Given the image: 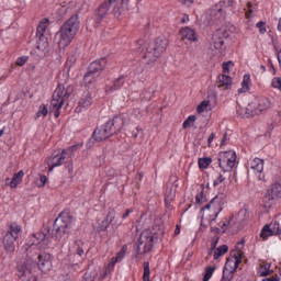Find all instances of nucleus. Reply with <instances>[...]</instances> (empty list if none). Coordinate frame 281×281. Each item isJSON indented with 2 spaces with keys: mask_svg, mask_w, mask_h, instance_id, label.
I'll list each match as a JSON object with an SVG mask.
<instances>
[{
  "mask_svg": "<svg viewBox=\"0 0 281 281\" xmlns=\"http://www.w3.org/2000/svg\"><path fill=\"white\" fill-rule=\"evenodd\" d=\"M113 221H115V211H110L106 214L105 218L101 223H99L101 232H106Z\"/></svg>",
  "mask_w": 281,
  "mask_h": 281,
  "instance_id": "obj_28",
  "label": "nucleus"
},
{
  "mask_svg": "<svg viewBox=\"0 0 281 281\" xmlns=\"http://www.w3.org/2000/svg\"><path fill=\"white\" fill-rule=\"evenodd\" d=\"M240 262H243V254L240 252L228 258L226 261V266L224 267L222 279L226 281H232L234 278V272L236 271V269H238V267H240Z\"/></svg>",
  "mask_w": 281,
  "mask_h": 281,
  "instance_id": "obj_11",
  "label": "nucleus"
},
{
  "mask_svg": "<svg viewBox=\"0 0 281 281\" xmlns=\"http://www.w3.org/2000/svg\"><path fill=\"white\" fill-rule=\"evenodd\" d=\"M128 250V248L126 246H123L122 249L115 255V259L119 262H122V260H124V258L126 257V251Z\"/></svg>",
  "mask_w": 281,
  "mask_h": 281,
  "instance_id": "obj_47",
  "label": "nucleus"
},
{
  "mask_svg": "<svg viewBox=\"0 0 281 281\" xmlns=\"http://www.w3.org/2000/svg\"><path fill=\"white\" fill-rule=\"evenodd\" d=\"M245 247V241H239L236 246L237 249H243Z\"/></svg>",
  "mask_w": 281,
  "mask_h": 281,
  "instance_id": "obj_63",
  "label": "nucleus"
},
{
  "mask_svg": "<svg viewBox=\"0 0 281 281\" xmlns=\"http://www.w3.org/2000/svg\"><path fill=\"white\" fill-rule=\"evenodd\" d=\"M182 38H187V41H191L192 43H196L199 37H196V32L190 26L182 27L180 31Z\"/></svg>",
  "mask_w": 281,
  "mask_h": 281,
  "instance_id": "obj_26",
  "label": "nucleus"
},
{
  "mask_svg": "<svg viewBox=\"0 0 281 281\" xmlns=\"http://www.w3.org/2000/svg\"><path fill=\"white\" fill-rule=\"evenodd\" d=\"M204 19L209 25H212L215 21H221L223 19V9L218 4H215L205 12Z\"/></svg>",
  "mask_w": 281,
  "mask_h": 281,
  "instance_id": "obj_22",
  "label": "nucleus"
},
{
  "mask_svg": "<svg viewBox=\"0 0 281 281\" xmlns=\"http://www.w3.org/2000/svg\"><path fill=\"white\" fill-rule=\"evenodd\" d=\"M270 194H266L263 196V204L265 207H271V205H273V201H276V199H281V183L280 182H274L271 184L270 187Z\"/></svg>",
  "mask_w": 281,
  "mask_h": 281,
  "instance_id": "obj_18",
  "label": "nucleus"
},
{
  "mask_svg": "<svg viewBox=\"0 0 281 281\" xmlns=\"http://www.w3.org/2000/svg\"><path fill=\"white\" fill-rule=\"evenodd\" d=\"M232 223V217H225L223 221L218 223L217 234H225L227 229H229V225Z\"/></svg>",
  "mask_w": 281,
  "mask_h": 281,
  "instance_id": "obj_32",
  "label": "nucleus"
},
{
  "mask_svg": "<svg viewBox=\"0 0 281 281\" xmlns=\"http://www.w3.org/2000/svg\"><path fill=\"white\" fill-rule=\"evenodd\" d=\"M133 212H134L133 209H127V210L125 211V214L122 215L123 221H126V217H127V216H131V214H133Z\"/></svg>",
  "mask_w": 281,
  "mask_h": 281,
  "instance_id": "obj_58",
  "label": "nucleus"
},
{
  "mask_svg": "<svg viewBox=\"0 0 281 281\" xmlns=\"http://www.w3.org/2000/svg\"><path fill=\"white\" fill-rule=\"evenodd\" d=\"M161 236H164V231L159 226H154L153 228L144 229L138 238V246L136 249L137 256L142 254L140 247L144 245V254H148L153 251L155 245L161 240Z\"/></svg>",
  "mask_w": 281,
  "mask_h": 281,
  "instance_id": "obj_3",
  "label": "nucleus"
},
{
  "mask_svg": "<svg viewBox=\"0 0 281 281\" xmlns=\"http://www.w3.org/2000/svg\"><path fill=\"white\" fill-rule=\"evenodd\" d=\"M47 52H49V42H41L37 40V46L31 50V56L41 60V58H45Z\"/></svg>",
  "mask_w": 281,
  "mask_h": 281,
  "instance_id": "obj_23",
  "label": "nucleus"
},
{
  "mask_svg": "<svg viewBox=\"0 0 281 281\" xmlns=\"http://www.w3.org/2000/svg\"><path fill=\"white\" fill-rule=\"evenodd\" d=\"M47 113H49V110H47V105H40L36 112V120H38L40 117H47Z\"/></svg>",
  "mask_w": 281,
  "mask_h": 281,
  "instance_id": "obj_44",
  "label": "nucleus"
},
{
  "mask_svg": "<svg viewBox=\"0 0 281 281\" xmlns=\"http://www.w3.org/2000/svg\"><path fill=\"white\" fill-rule=\"evenodd\" d=\"M270 229L272 232V236H281V227L279 222H273L270 224Z\"/></svg>",
  "mask_w": 281,
  "mask_h": 281,
  "instance_id": "obj_45",
  "label": "nucleus"
},
{
  "mask_svg": "<svg viewBox=\"0 0 281 281\" xmlns=\"http://www.w3.org/2000/svg\"><path fill=\"white\" fill-rule=\"evenodd\" d=\"M47 183V176L41 175L40 176V183L37 184L38 188H44V186Z\"/></svg>",
  "mask_w": 281,
  "mask_h": 281,
  "instance_id": "obj_56",
  "label": "nucleus"
},
{
  "mask_svg": "<svg viewBox=\"0 0 281 281\" xmlns=\"http://www.w3.org/2000/svg\"><path fill=\"white\" fill-rule=\"evenodd\" d=\"M128 1L131 0H122V3H128ZM115 8H117V0H106L102 2L95 10L90 23L93 25V27H100V25H102V21H104V19H106L111 12H113L114 16H117V11H115Z\"/></svg>",
  "mask_w": 281,
  "mask_h": 281,
  "instance_id": "obj_5",
  "label": "nucleus"
},
{
  "mask_svg": "<svg viewBox=\"0 0 281 281\" xmlns=\"http://www.w3.org/2000/svg\"><path fill=\"white\" fill-rule=\"evenodd\" d=\"M225 205V198L223 195H216L214 196L210 203L204 205V210H211L214 215V218H218V214L223 212V206Z\"/></svg>",
  "mask_w": 281,
  "mask_h": 281,
  "instance_id": "obj_17",
  "label": "nucleus"
},
{
  "mask_svg": "<svg viewBox=\"0 0 281 281\" xmlns=\"http://www.w3.org/2000/svg\"><path fill=\"white\" fill-rule=\"evenodd\" d=\"M142 74H144V67L139 66L138 68H136L134 75L137 76L138 80H142V77H139L142 76Z\"/></svg>",
  "mask_w": 281,
  "mask_h": 281,
  "instance_id": "obj_57",
  "label": "nucleus"
},
{
  "mask_svg": "<svg viewBox=\"0 0 281 281\" xmlns=\"http://www.w3.org/2000/svg\"><path fill=\"white\" fill-rule=\"evenodd\" d=\"M218 167L223 172H232L236 166V151H221L217 156Z\"/></svg>",
  "mask_w": 281,
  "mask_h": 281,
  "instance_id": "obj_10",
  "label": "nucleus"
},
{
  "mask_svg": "<svg viewBox=\"0 0 281 281\" xmlns=\"http://www.w3.org/2000/svg\"><path fill=\"white\" fill-rule=\"evenodd\" d=\"M236 111H237V115L239 117H251L255 115L250 103L247 105V108H243V106L238 105L236 108Z\"/></svg>",
  "mask_w": 281,
  "mask_h": 281,
  "instance_id": "obj_30",
  "label": "nucleus"
},
{
  "mask_svg": "<svg viewBox=\"0 0 281 281\" xmlns=\"http://www.w3.org/2000/svg\"><path fill=\"white\" fill-rule=\"evenodd\" d=\"M196 122V115H190L187 117V120L183 122L182 127L183 128H192L194 126V123Z\"/></svg>",
  "mask_w": 281,
  "mask_h": 281,
  "instance_id": "obj_43",
  "label": "nucleus"
},
{
  "mask_svg": "<svg viewBox=\"0 0 281 281\" xmlns=\"http://www.w3.org/2000/svg\"><path fill=\"white\" fill-rule=\"evenodd\" d=\"M175 199V192L172 190L166 191L165 193V203L166 205H170V202Z\"/></svg>",
  "mask_w": 281,
  "mask_h": 281,
  "instance_id": "obj_50",
  "label": "nucleus"
},
{
  "mask_svg": "<svg viewBox=\"0 0 281 281\" xmlns=\"http://www.w3.org/2000/svg\"><path fill=\"white\" fill-rule=\"evenodd\" d=\"M126 82V77L121 76L116 80L113 81L112 87H110L109 90H106V93H111L112 91H120V89L123 88L124 83Z\"/></svg>",
  "mask_w": 281,
  "mask_h": 281,
  "instance_id": "obj_31",
  "label": "nucleus"
},
{
  "mask_svg": "<svg viewBox=\"0 0 281 281\" xmlns=\"http://www.w3.org/2000/svg\"><path fill=\"white\" fill-rule=\"evenodd\" d=\"M247 170L248 172H252L258 181H267L265 176V159L258 157L250 159L247 162Z\"/></svg>",
  "mask_w": 281,
  "mask_h": 281,
  "instance_id": "obj_12",
  "label": "nucleus"
},
{
  "mask_svg": "<svg viewBox=\"0 0 281 281\" xmlns=\"http://www.w3.org/2000/svg\"><path fill=\"white\" fill-rule=\"evenodd\" d=\"M14 243H16V236L5 235L3 238V245H4L5 251H8L9 254H12L14 249H16V246L14 245Z\"/></svg>",
  "mask_w": 281,
  "mask_h": 281,
  "instance_id": "obj_27",
  "label": "nucleus"
},
{
  "mask_svg": "<svg viewBox=\"0 0 281 281\" xmlns=\"http://www.w3.org/2000/svg\"><path fill=\"white\" fill-rule=\"evenodd\" d=\"M15 276L21 281H38V278L32 273V266L30 263H18Z\"/></svg>",
  "mask_w": 281,
  "mask_h": 281,
  "instance_id": "obj_15",
  "label": "nucleus"
},
{
  "mask_svg": "<svg viewBox=\"0 0 281 281\" xmlns=\"http://www.w3.org/2000/svg\"><path fill=\"white\" fill-rule=\"evenodd\" d=\"M251 83V76L250 75H244L243 81H241V88L238 89V93H247L249 91V85Z\"/></svg>",
  "mask_w": 281,
  "mask_h": 281,
  "instance_id": "obj_34",
  "label": "nucleus"
},
{
  "mask_svg": "<svg viewBox=\"0 0 281 281\" xmlns=\"http://www.w3.org/2000/svg\"><path fill=\"white\" fill-rule=\"evenodd\" d=\"M69 229H71V216L67 212H61L54 222L52 238L57 243H64L69 236Z\"/></svg>",
  "mask_w": 281,
  "mask_h": 281,
  "instance_id": "obj_4",
  "label": "nucleus"
},
{
  "mask_svg": "<svg viewBox=\"0 0 281 281\" xmlns=\"http://www.w3.org/2000/svg\"><path fill=\"white\" fill-rule=\"evenodd\" d=\"M23 177H25V172L23 170H20L18 173H14L12 179L7 178L5 183L9 186L12 190L19 188L21 183H23Z\"/></svg>",
  "mask_w": 281,
  "mask_h": 281,
  "instance_id": "obj_25",
  "label": "nucleus"
},
{
  "mask_svg": "<svg viewBox=\"0 0 281 281\" xmlns=\"http://www.w3.org/2000/svg\"><path fill=\"white\" fill-rule=\"evenodd\" d=\"M104 67H106V57L92 61L89 65L88 72L83 77L85 87L93 89L95 82H98V78H100V71H104Z\"/></svg>",
  "mask_w": 281,
  "mask_h": 281,
  "instance_id": "obj_8",
  "label": "nucleus"
},
{
  "mask_svg": "<svg viewBox=\"0 0 281 281\" xmlns=\"http://www.w3.org/2000/svg\"><path fill=\"white\" fill-rule=\"evenodd\" d=\"M71 95V88L65 89L64 85H58L53 92V98L50 100V106L54 109V116L60 117V109L65 105V102L69 100Z\"/></svg>",
  "mask_w": 281,
  "mask_h": 281,
  "instance_id": "obj_9",
  "label": "nucleus"
},
{
  "mask_svg": "<svg viewBox=\"0 0 281 281\" xmlns=\"http://www.w3.org/2000/svg\"><path fill=\"white\" fill-rule=\"evenodd\" d=\"M257 273L259 278H267V276H271L273 273V271H271V263L260 266Z\"/></svg>",
  "mask_w": 281,
  "mask_h": 281,
  "instance_id": "obj_33",
  "label": "nucleus"
},
{
  "mask_svg": "<svg viewBox=\"0 0 281 281\" xmlns=\"http://www.w3.org/2000/svg\"><path fill=\"white\" fill-rule=\"evenodd\" d=\"M54 262V256L47 252H42L38 255V261L37 267L42 273H47L48 271H52Z\"/></svg>",
  "mask_w": 281,
  "mask_h": 281,
  "instance_id": "obj_19",
  "label": "nucleus"
},
{
  "mask_svg": "<svg viewBox=\"0 0 281 281\" xmlns=\"http://www.w3.org/2000/svg\"><path fill=\"white\" fill-rule=\"evenodd\" d=\"M271 236H273L271 225L266 224L260 232V238H262V240H267L268 238H271Z\"/></svg>",
  "mask_w": 281,
  "mask_h": 281,
  "instance_id": "obj_38",
  "label": "nucleus"
},
{
  "mask_svg": "<svg viewBox=\"0 0 281 281\" xmlns=\"http://www.w3.org/2000/svg\"><path fill=\"white\" fill-rule=\"evenodd\" d=\"M214 137H216V134L211 133L209 138H207V144H212V142H214Z\"/></svg>",
  "mask_w": 281,
  "mask_h": 281,
  "instance_id": "obj_61",
  "label": "nucleus"
},
{
  "mask_svg": "<svg viewBox=\"0 0 281 281\" xmlns=\"http://www.w3.org/2000/svg\"><path fill=\"white\" fill-rule=\"evenodd\" d=\"M21 232V226L19 224H13L10 227V234H7V236H19V233Z\"/></svg>",
  "mask_w": 281,
  "mask_h": 281,
  "instance_id": "obj_49",
  "label": "nucleus"
},
{
  "mask_svg": "<svg viewBox=\"0 0 281 281\" xmlns=\"http://www.w3.org/2000/svg\"><path fill=\"white\" fill-rule=\"evenodd\" d=\"M214 271H216V268L214 267H207L204 272L203 281H210L212 280V276H214Z\"/></svg>",
  "mask_w": 281,
  "mask_h": 281,
  "instance_id": "obj_46",
  "label": "nucleus"
},
{
  "mask_svg": "<svg viewBox=\"0 0 281 281\" xmlns=\"http://www.w3.org/2000/svg\"><path fill=\"white\" fill-rule=\"evenodd\" d=\"M122 128H124V116L116 115L113 119H110L97 130H94L92 134V139H94V142H104V139L113 137L115 133H120Z\"/></svg>",
  "mask_w": 281,
  "mask_h": 281,
  "instance_id": "obj_2",
  "label": "nucleus"
},
{
  "mask_svg": "<svg viewBox=\"0 0 281 281\" xmlns=\"http://www.w3.org/2000/svg\"><path fill=\"white\" fill-rule=\"evenodd\" d=\"M232 36V32L227 31L225 27L218 29L212 37L211 49L217 58H221L227 54V46H225V41Z\"/></svg>",
  "mask_w": 281,
  "mask_h": 281,
  "instance_id": "obj_7",
  "label": "nucleus"
},
{
  "mask_svg": "<svg viewBox=\"0 0 281 281\" xmlns=\"http://www.w3.org/2000/svg\"><path fill=\"white\" fill-rule=\"evenodd\" d=\"M49 234L45 232H38L30 237V241L26 244L27 249H47V243L49 241Z\"/></svg>",
  "mask_w": 281,
  "mask_h": 281,
  "instance_id": "obj_13",
  "label": "nucleus"
},
{
  "mask_svg": "<svg viewBox=\"0 0 281 281\" xmlns=\"http://www.w3.org/2000/svg\"><path fill=\"white\" fill-rule=\"evenodd\" d=\"M115 269V266L110 261L106 266V271H113Z\"/></svg>",
  "mask_w": 281,
  "mask_h": 281,
  "instance_id": "obj_62",
  "label": "nucleus"
},
{
  "mask_svg": "<svg viewBox=\"0 0 281 281\" xmlns=\"http://www.w3.org/2000/svg\"><path fill=\"white\" fill-rule=\"evenodd\" d=\"M49 33V19L44 18L37 25L36 38L41 43H49L47 40V34Z\"/></svg>",
  "mask_w": 281,
  "mask_h": 281,
  "instance_id": "obj_20",
  "label": "nucleus"
},
{
  "mask_svg": "<svg viewBox=\"0 0 281 281\" xmlns=\"http://www.w3.org/2000/svg\"><path fill=\"white\" fill-rule=\"evenodd\" d=\"M91 104H93V98H91V92L86 91L81 95V98L78 102V106L76 108L75 111H76V113H82V111H87V109H89V106H91Z\"/></svg>",
  "mask_w": 281,
  "mask_h": 281,
  "instance_id": "obj_24",
  "label": "nucleus"
},
{
  "mask_svg": "<svg viewBox=\"0 0 281 281\" xmlns=\"http://www.w3.org/2000/svg\"><path fill=\"white\" fill-rule=\"evenodd\" d=\"M227 251H229V247L227 245H222L217 247L213 255L214 260H218V258H221L222 256H225Z\"/></svg>",
  "mask_w": 281,
  "mask_h": 281,
  "instance_id": "obj_37",
  "label": "nucleus"
},
{
  "mask_svg": "<svg viewBox=\"0 0 281 281\" xmlns=\"http://www.w3.org/2000/svg\"><path fill=\"white\" fill-rule=\"evenodd\" d=\"M200 214L202 215V218L209 221L210 225H212V223L216 221V218H214V213L212 212V209L205 210V206H203L200 211Z\"/></svg>",
  "mask_w": 281,
  "mask_h": 281,
  "instance_id": "obj_35",
  "label": "nucleus"
},
{
  "mask_svg": "<svg viewBox=\"0 0 281 281\" xmlns=\"http://www.w3.org/2000/svg\"><path fill=\"white\" fill-rule=\"evenodd\" d=\"M79 30L80 18H78V14H75L60 26V30L56 34L58 48L65 50L66 47H69Z\"/></svg>",
  "mask_w": 281,
  "mask_h": 281,
  "instance_id": "obj_1",
  "label": "nucleus"
},
{
  "mask_svg": "<svg viewBox=\"0 0 281 281\" xmlns=\"http://www.w3.org/2000/svg\"><path fill=\"white\" fill-rule=\"evenodd\" d=\"M212 164V157H202L198 159L200 170H207Z\"/></svg>",
  "mask_w": 281,
  "mask_h": 281,
  "instance_id": "obj_36",
  "label": "nucleus"
},
{
  "mask_svg": "<svg viewBox=\"0 0 281 281\" xmlns=\"http://www.w3.org/2000/svg\"><path fill=\"white\" fill-rule=\"evenodd\" d=\"M266 23L262 21L257 22L256 27H258L260 34H267Z\"/></svg>",
  "mask_w": 281,
  "mask_h": 281,
  "instance_id": "obj_53",
  "label": "nucleus"
},
{
  "mask_svg": "<svg viewBox=\"0 0 281 281\" xmlns=\"http://www.w3.org/2000/svg\"><path fill=\"white\" fill-rule=\"evenodd\" d=\"M225 182V178L223 175L217 176V178L213 181V187L214 188H218V186H221V183Z\"/></svg>",
  "mask_w": 281,
  "mask_h": 281,
  "instance_id": "obj_54",
  "label": "nucleus"
},
{
  "mask_svg": "<svg viewBox=\"0 0 281 281\" xmlns=\"http://www.w3.org/2000/svg\"><path fill=\"white\" fill-rule=\"evenodd\" d=\"M250 220L251 214L249 213V209L244 206L237 214V222H239L240 225H245V223H249Z\"/></svg>",
  "mask_w": 281,
  "mask_h": 281,
  "instance_id": "obj_29",
  "label": "nucleus"
},
{
  "mask_svg": "<svg viewBox=\"0 0 281 281\" xmlns=\"http://www.w3.org/2000/svg\"><path fill=\"white\" fill-rule=\"evenodd\" d=\"M154 93H155V90L147 88L140 93V99L145 102H149V100H151Z\"/></svg>",
  "mask_w": 281,
  "mask_h": 281,
  "instance_id": "obj_41",
  "label": "nucleus"
},
{
  "mask_svg": "<svg viewBox=\"0 0 281 281\" xmlns=\"http://www.w3.org/2000/svg\"><path fill=\"white\" fill-rule=\"evenodd\" d=\"M271 104V99L265 95H260L250 102V108L252 109V113L255 115H260L261 113H265V111H269Z\"/></svg>",
  "mask_w": 281,
  "mask_h": 281,
  "instance_id": "obj_14",
  "label": "nucleus"
},
{
  "mask_svg": "<svg viewBox=\"0 0 281 281\" xmlns=\"http://www.w3.org/2000/svg\"><path fill=\"white\" fill-rule=\"evenodd\" d=\"M234 67V61H225L222 65V69L224 74H229V68Z\"/></svg>",
  "mask_w": 281,
  "mask_h": 281,
  "instance_id": "obj_52",
  "label": "nucleus"
},
{
  "mask_svg": "<svg viewBox=\"0 0 281 281\" xmlns=\"http://www.w3.org/2000/svg\"><path fill=\"white\" fill-rule=\"evenodd\" d=\"M65 159H67L66 154L63 153H53L50 157L47 160V166H48V172H52L54 168H58L65 164Z\"/></svg>",
  "mask_w": 281,
  "mask_h": 281,
  "instance_id": "obj_21",
  "label": "nucleus"
},
{
  "mask_svg": "<svg viewBox=\"0 0 281 281\" xmlns=\"http://www.w3.org/2000/svg\"><path fill=\"white\" fill-rule=\"evenodd\" d=\"M205 201H206L205 193H203V190H202L195 195V203L196 205H201V203H205Z\"/></svg>",
  "mask_w": 281,
  "mask_h": 281,
  "instance_id": "obj_51",
  "label": "nucleus"
},
{
  "mask_svg": "<svg viewBox=\"0 0 281 281\" xmlns=\"http://www.w3.org/2000/svg\"><path fill=\"white\" fill-rule=\"evenodd\" d=\"M207 106H210V101H202L196 108V113H205V111H207Z\"/></svg>",
  "mask_w": 281,
  "mask_h": 281,
  "instance_id": "obj_48",
  "label": "nucleus"
},
{
  "mask_svg": "<svg viewBox=\"0 0 281 281\" xmlns=\"http://www.w3.org/2000/svg\"><path fill=\"white\" fill-rule=\"evenodd\" d=\"M82 146V143L71 145L65 149H63V153L67 156H71V153H76V150H79V148Z\"/></svg>",
  "mask_w": 281,
  "mask_h": 281,
  "instance_id": "obj_42",
  "label": "nucleus"
},
{
  "mask_svg": "<svg viewBox=\"0 0 281 281\" xmlns=\"http://www.w3.org/2000/svg\"><path fill=\"white\" fill-rule=\"evenodd\" d=\"M180 3H183L184 5H192L194 3V0H178Z\"/></svg>",
  "mask_w": 281,
  "mask_h": 281,
  "instance_id": "obj_59",
  "label": "nucleus"
},
{
  "mask_svg": "<svg viewBox=\"0 0 281 281\" xmlns=\"http://www.w3.org/2000/svg\"><path fill=\"white\" fill-rule=\"evenodd\" d=\"M218 80L225 87V89L232 88V77L227 75H220Z\"/></svg>",
  "mask_w": 281,
  "mask_h": 281,
  "instance_id": "obj_40",
  "label": "nucleus"
},
{
  "mask_svg": "<svg viewBox=\"0 0 281 281\" xmlns=\"http://www.w3.org/2000/svg\"><path fill=\"white\" fill-rule=\"evenodd\" d=\"M167 47L168 40L165 37H158L151 46L146 48V52L139 47L136 54H140L145 63H155L157 58H159V56L166 52Z\"/></svg>",
  "mask_w": 281,
  "mask_h": 281,
  "instance_id": "obj_6",
  "label": "nucleus"
},
{
  "mask_svg": "<svg viewBox=\"0 0 281 281\" xmlns=\"http://www.w3.org/2000/svg\"><path fill=\"white\" fill-rule=\"evenodd\" d=\"M87 243L82 239H75L69 244L68 252L70 256H78L81 260L87 258Z\"/></svg>",
  "mask_w": 281,
  "mask_h": 281,
  "instance_id": "obj_16",
  "label": "nucleus"
},
{
  "mask_svg": "<svg viewBox=\"0 0 281 281\" xmlns=\"http://www.w3.org/2000/svg\"><path fill=\"white\" fill-rule=\"evenodd\" d=\"M190 21V15L189 14H184L181 19V23H188Z\"/></svg>",
  "mask_w": 281,
  "mask_h": 281,
  "instance_id": "obj_60",
  "label": "nucleus"
},
{
  "mask_svg": "<svg viewBox=\"0 0 281 281\" xmlns=\"http://www.w3.org/2000/svg\"><path fill=\"white\" fill-rule=\"evenodd\" d=\"M143 281H150V262L143 263Z\"/></svg>",
  "mask_w": 281,
  "mask_h": 281,
  "instance_id": "obj_39",
  "label": "nucleus"
},
{
  "mask_svg": "<svg viewBox=\"0 0 281 281\" xmlns=\"http://www.w3.org/2000/svg\"><path fill=\"white\" fill-rule=\"evenodd\" d=\"M27 63V56H22L16 59L18 67H23Z\"/></svg>",
  "mask_w": 281,
  "mask_h": 281,
  "instance_id": "obj_55",
  "label": "nucleus"
},
{
  "mask_svg": "<svg viewBox=\"0 0 281 281\" xmlns=\"http://www.w3.org/2000/svg\"><path fill=\"white\" fill-rule=\"evenodd\" d=\"M277 30H278V32H281V18L279 19Z\"/></svg>",
  "mask_w": 281,
  "mask_h": 281,
  "instance_id": "obj_64",
  "label": "nucleus"
}]
</instances>
